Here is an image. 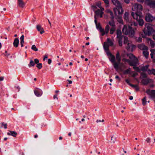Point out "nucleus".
I'll return each mask as SVG.
<instances>
[{
    "label": "nucleus",
    "mask_w": 155,
    "mask_h": 155,
    "mask_svg": "<svg viewBox=\"0 0 155 155\" xmlns=\"http://www.w3.org/2000/svg\"><path fill=\"white\" fill-rule=\"evenodd\" d=\"M132 9L133 11H137V12L135 13L132 12V16L138 22L140 26H143L144 25V22L143 19L142 14L140 12V11H141L142 10V6L137 3H135L133 5Z\"/></svg>",
    "instance_id": "1"
},
{
    "label": "nucleus",
    "mask_w": 155,
    "mask_h": 155,
    "mask_svg": "<svg viewBox=\"0 0 155 155\" xmlns=\"http://www.w3.org/2000/svg\"><path fill=\"white\" fill-rule=\"evenodd\" d=\"M127 56L129 58L130 60L124 58L123 59V61L125 63H127L130 66H133V68L135 70L137 71H140L139 68L135 66L137 63V59L132 54H127Z\"/></svg>",
    "instance_id": "2"
},
{
    "label": "nucleus",
    "mask_w": 155,
    "mask_h": 155,
    "mask_svg": "<svg viewBox=\"0 0 155 155\" xmlns=\"http://www.w3.org/2000/svg\"><path fill=\"white\" fill-rule=\"evenodd\" d=\"M136 29H134L131 26L129 25H124L122 29L123 33L126 35H128L129 36L131 37H134L135 34V30Z\"/></svg>",
    "instance_id": "3"
},
{
    "label": "nucleus",
    "mask_w": 155,
    "mask_h": 155,
    "mask_svg": "<svg viewBox=\"0 0 155 155\" xmlns=\"http://www.w3.org/2000/svg\"><path fill=\"white\" fill-rule=\"evenodd\" d=\"M94 22L96 25L97 28L100 31V32L101 33V35L102 36L106 34L109 31V29L110 28L108 25H107L106 26L105 28V31H104L103 29H102L101 28L100 24L97 23L96 16H95Z\"/></svg>",
    "instance_id": "4"
},
{
    "label": "nucleus",
    "mask_w": 155,
    "mask_h": 155,
    "mask_svg": "<svg viewBox=\"0 0 155 155\" xmlns=\"http://www.w3.org/2000/svg\"><path fill=\"white\" fill-rule=\"evenodd\" d=\"M154 31L151 24L147 23L145 25V28L143 30V32L145 35H150Z\"/></svg>",
    "instance_id": "5"
},
{
    "label": "nucleus",
    "mask_w": 155,
    "mask_h": 155,
    "mask_svg": "<svg viewBox=\"0 0 155 155\" xmlns=\"http://www.w3.org/2000/svg\"><path fill=\"white\" fill-rule=\"evenodd\" d=\"M124 43L127 44L126 48L128 51H132L135 48V46L132 44L131 42L128 40L127 37H124Z\"/></svg>",
    "instance_id": "6"
},
{
    "label": "nucleus",
    "mask_w": 155,
    "mask_h": 155,
    "mask_svg": "<svg viewBox=\"0 0 155 155\" xmlns=\"http://www.w3.org/2000/svg\"><path fill=\"white\" fill-rule=\"evenodd\" d=\"M106 53L110 61L113 65L114 68L116 69V62L115 57L111 54L109 51H106Z\"/></svg>",
    "instance_id": "7"
},
{
    "label": "nucleus",
    "mask_w": 155,
    "mask_h": 155,
    "mask_svg": "<svg viewBox=\"0 0 155 155\" xmlns=\"http://www.w3.org/2000/svg\"><path fill=\"white\" fill-rule=\"evenodd\" d=\"M117 70L120 69L121 71H122L124 67V65L121 63L120 62V54L119 52H117Z\"/></svg>",
    "instance_id": "8"
},
{
    "label": "nucleus",
    "mask_w": 155,
    "mask_h": 155,
    "mask_svg": "<svg viewBox=\"0 0 155 155\" xmlns=\"http://www.w3.org/2000/svg\"><path fill=\"white\" fill-rule=\"evenodd\" d=\"M113 41L110 39L109 38H107V41L104 42L103 44L104 48L106 51H109V46H112L113 45Z\"/></svg>",
    "instance_id": "9"
},
{
    "label": "nucleus",
    "mask_w": 155,
    "mask_h": 155,
    "mask_svg": "<svg viewBox=\"0 0 155 155\" xmlns=\"http://www.w3.org/2000/svg\"><path fill=\"white\" fill-rule=\"evenodd\" d=\"M145 19L147 22H151L155 20V17L153 16L150 14L148 13L146 15Z\"/></svg>",
    "instance_id": "10"
},
{
    "label": "nucleus",
    "mask_w": 155,
    "mask_h": 155,
    "mask_svg": "<svg viewBox=\"0 0 155 155\" xmlns=\"http://www.w3.org/2000/svg\"><path fill=\"white\" fill-rule=\"evenodd\" d=\"M117 38H119L118 43L119 45L121 46L122 45V40L123 36L122 35V33L120 30H117Z\"/></svg>",
    "instance_id": "11"
},
{
    "label": "nucleus",
    "mask_w": 155,
    "mask_h": 155,
    "mask_svg": "<svg viewBox=\"0 0 155 155\" xmlns=\"http://www.w3.org/2000/svg\"><path fill=\"white\" fill-rule=\"evenodd\" d=\"M117 11L118 12L119 15H122L124 12V10L122 8L120 3L117 0Z\"/></svg>",
    "instance_id": "12"
},
{
    "label": "nucleus",
    "mask_w": 155,
    "mask_h": 155,
    "mask_svg": "<svg viewBox=\"0 0 155 155\" xmlns=\"http://www.w3.org/2000/svg\"><path fill=\"white\" fill-rule=\"evenodd\" d=\"M146 93L147 94L149 95L150 98L154 99L155 98V90L147 89Z\"/></svg>",
    "instance_id": "13"
},
{
    "label": "nucleus",
    "mask_w": 155,
    "mask_h": 155,
    "mask_svg": "<svg viewBox=\"0 0 155 155\" xmlns=\"http://www.w3.org/2000/svg\"><path fill=\"white\" fill-rule=\"evenodd\" d=\"M146 3L150 7L155 8V1H152L150 0H146Z\"/></svg>",
    "instance_id": "14"
},
{
    "label": "nucleus",
    "mask_w": 155,
    "mask_h": 155,
    "mask_svg": "<svg viewBox=\"0 0 155 155\" xmlns=\"http://www.w3.org/2000/svg\"><path fill=\"white\" fill-rule=\"evenodd\" d=\"M18 6L21 8H23L25 5V3L23 0H17Z\"/></svg>",
    "instance_id": "15"
},
{
    "label": "nucleus",
    "mask_w": 155,
    "mask_h": 155,
    "mask_svg": "<svg viewBox=\"0 0 155 155\" xmlns=\"http://www.w3.org/2000/svg\"><path fill=\"white\" fill-rule=\"evenodd\" d=\"M138 47L141 50L144 51L146 50H148V48L143 44H140L138 45Z\"/></svg>",
    "instance_id": "16"
},
{
    "label": "nucleus",
    "mask_w": 155,
    "mask_h": 155,
    "mask_svg": "<svg viewBox=\"0 0 155 155\" xmlns=\"http://www.w3.org/2000/svg\"><path fill=\"white\" fill-rule=\"evenodd\" d=\"M35 94L37 97L41 96L42 94V91L40 89H38L34 91Z\"/></svg>",
    "instance_id": "17"
},
{
    "label": "nucleus",
    "mask_w": 155,
    "mask_h": 155,
    "mask_svg": "<svg viewBox=\"0 0 155 155\" xmlns=\"http://www.w3.org/2000/svg\"><path fill=\"white\" fill-rule=\"evenodd\" d=\"M147 41L148 43H150L152 48H154L155 46V43L150 38H147Z\"/></svg>",
    "instance_id": "18"
},
{
    "label": "nucleus",
    "mask_w": 155,
    "mask_h": 155,
    "mask_svg": "<svg viewBox=\"0 0 155 155\" xmlns=\"http://www.w3.org/2000/svg\"><path fill=\"white\" fill-rule=\"evenodd\" d=\"M151 53L150 54L151 57L153 59V61L155 62V49H153L150 50Z\"/></svg>",
    "instance_id": "19"
},
{
    "label": "nucleus",
    "mask_w": 155,
    "mask_h": 155,
    "mask_svg": "<svg viewBox=\"0 0 155 155\" xmlns=\"http://www.w3.org/2000/svg\"><path fill=\"white\" fill-rule=\"evenodd\" d=\"M103 11L101 10H98L95 12V14L97 16H100L101 18L102 17V15L103 13Z\"/></svg>",
    "instance_id": "20"
},
{
    "label": "nucleus",
    "mask_w": 155,
    "mask_h": 155,
    "mask_svg": "<svg viewBox=\"0 0 155 155\" xmlns=\"http://www.w3.org/2000/svg\"><path fill=\"white\" fill-rule=\"evenodd\" d=\"M129 13L127 12H126L124 15V19L126 20V21L128 22H130L131 21V20H130L128 17Z\"/></svg>",
    "instance_id": "21"
},
{
    "label": "nucleus",
    "mask_w": 155,
    "mask_h": 155,
    "mask_svg": "<svg viewBox=\"0 0 155 155\" xmlns=\"http://www.w3.org/2000/svg\"><path fill=\"white\" fill-rule=\"evenodd\" d=\"M19 41L18 38H15L13 42V45L16 48L18 47L19 44Z\"/></svg>",
    "instance_id": "22"
},
{
    "label": "nucleus",
    "mask_w": 155,
    "mask_h": 155,
    "mask_svg": "<svg viewBox=\"0 0 155 155\" xmlns=\"http://www.w3.org/2000/svg\"><path fill=\"white\" fill-rule=\"evenodd\" d=\"M37 28L41 34L45 32L43 28L39 25H37Z\"/></svg>",
    "instance_id": "23"
},
{
    "label": "nucleus",
    "mask_w": 155,
    "mask_h": 155,
    "mask_svg": "<svg viewBox=\"0 0 155 155\" xmlns=\"http://www.w3.org/2000/svg\"><path fill=\"white\" fill-rule=\"evenodd\" d=\"M106 13H108L111 16V19H113L114 15L112 12L109 9H107L106 10Z\"/></svg>",
    "instance_id": "24"
},
{
    "label": "nucleus",
    "mask_w": 155,
    "mask_h": 155,
    "mask_svg": "<svg viewBox=\"0 0 155 155\" xmlns=\"http://www.w3.org/2000/svg\"><path fill=\"white\" fill-rule=\"evenodd\" d=\"M101 2L100 1H98L96 3V5L98 7L100 8V9L101 10L103 11L104 10V9L101 6Z\"/></svg>",
    "instance_id": "25"
},
{
    "label": "nucleus",
    "mask_w": 155,
    "mask_h": 155,
    "mask_svg": "<svg viewBox=\"0 0 155 155\" xmlns=\"http://www.w3.org/2000/svg\"><path fill=\"white\" fill-rule=\"evenodd\" d=\"M142 83L144 85L147 84L149 82V80L147 78L143 79L142 80Z\"/></svg>",
    "instance_id": "26"
},
{
    "label": "nucleus",
    "mask_w": 155,
    "mask_h": 155,
    "mask_svg": "<svg viewBox=\"0 0 155 155\" xmlns=\"http://www.w3.org/2000/svg\"><path fill=\"white\" fill-rule=\"evenodd\" d=\"M149 66L148 65H147L144 66H143L141 68V70L143 71H147Z\"/></svg>",
    "instance_id": "27"
},
{
    "label": "nucleus",
    "mask_w": 155,
    "mask_h": 155,
    "mask_svg": "<svg viewBox=\"0 0 155 155\" xmlns=\"http://www.w3.org/2000/svg\"><path fill=\"white\" fill-rule=\"evenodd\" d=\"M148 50H146L143 51V54L144 57L147 58L149 56V52L147 51Z\"/></svg>",
    "instance_id": "28"
},
{
    "label": "nucleus",
    "mask_w": 155,
    "mask_h": 155,
    "mask_svg": "<svg viewBox=\"0 0 155 155\" xmlns=\"http://www.w3.org/2000/svg\"><path fill=\"white\" fill-rule=\"evenodd\" d=\"M117 21H118L119 22L120 24L122 25L123 24V20L122 19V17L120 16L118 17H117Z\"/></svg>",
    "instance_id": "29"
},
{
    "label": "nucleus",
    "mask_w": 155,
    "mask_h": 155,
    "mask_svg": "<svg viewBox=\"0 0 155 155\" xmlns=\"http://www.w3.org/2000/svg\"><path fill=\"white\" fill-rule=\"evenodd\" d=\"M111 19L112 20L109 22V24L111 26H112V27H115V22L113 20V19Z\"/></svg>",
    "instance_id": "30"
},
{
    "label": "nucleus",
    "mask_w": 155,
    "mask_h": 155,
    "mask_svg": "<svg viewBox=\"0 0 155 155\" xmlns=\"http://www.w3.org/2000/svg\"><path fill=\"white\" fill-rule=\"evenodd\" d=\"M142 104L143 105H145L147 102V101H146V97H144L142 99Z\"/></svg>",
    "instance_id": "31"
},
{
    "label": "nucleus",
    "mask_w": 155,
    "mask_h": 155,
    "mask_svg": "<svg viewBox=\"0 0 155 155\" xmlns=\"http://www.w3.org/2000/svg\"><path fill=\"white\" fill-rule=\"evenodd\" d=\"M31 49L35 51H38V48L35 45H33L32 46Z\"/></svg>",
    "instance_id": "32"
},
{
    "label": "nucleus",
    "mask_w": 155,
    "mask_h": 155,
    "mask_svg": "<svg viewBox=\"0 0 155 155\" xmlns=\"http://www.w3.org/2000/svg\"><path fill=\"white\" fill-rule=\"evenodd\" d=\"M116 28L115 27H112L110 29V34H113L114 32L115 31Z\"/></svg>",
    "instance_id": "33"
},
{
    "label": "nucleus",
    "mask_w": 155,
    "mask_h": 155,
    "mask_svg": "<svg viewBox=\"0 0 155 155\" xmlns=\"http://www.w3.org/2000/svg\"><path fill=\"white\" fill-rule=\"evenodd\" d=\"M106 5V7H107L109 6V2L108 0H103Z\"/></svg>",
    "instance_id": "34"
},
{
    "label": "nucleus",
    "mask_w": 155,
    "mask_h": 155,
    "mask_svg": "<svg viewBox=\"0 0 155 155\" xmlns=\"http://www.w3.org/2000/svg\"><path fill=\"white\" fill-rule=\"evenodd\" d=\"M24 36L23 35H22L20 38V42H24Z\"/></svg>",
    "instance_id": "35"
},
{
    "label": "nucleus",
    "mask_w": 155,
    "mask_h": 155,
    "mask_svg": "<svg viewBox=\"0 0 155 155\" xmlns=\"http://www.w3.org/2000/svg\"><path fill=\"white\" fill-rule=\"evenodd\" d=\"M37 68H38L39 69L41 68L42 67V64L41 63H38L37 64Z\"/></svg>",
    "instance_id": "36"
},
{
    "label": "nucleus",
    "mask_w": 155,
    "mask_h": 155,
    "mask_svg": "<svg viewBox=\"0 0 155 155\" xmlns=\"http://www.w3.org/2000/svg\"><path fill=\"white\" fill-rule=\"evenodd\" d=\"M130 69H128L125 71L124 73V74H128L130 73Z\"/></svg>",
    "instance_id": "37"
},
{
    "label": "nucleus",
    "mask_w": 155,
    "mask_h": 155,
    "mask_svg": "<svg viewBox=\"0 0 155 155\" xmlns=\"http://www.w3.org/2000/svg\"><path fill=\"white\" fill-rule=\"evenodd\" d=\"M137 41L139 42H141L142 41V38L141 37H138L137 38H136Z\"/></svg>",
    "instance_id": "38"
},
{
    "label": "nucleus",
    "mask_w": 155,
    "mask_h": 155,
    "mask_svg": "<svg viewBox=\"0 0 155 155\" xmlns=\"http://www.w3.org/2000/svg\"><path fill=\"white\" fill-rule=\"evenodd\" d=\"M35 65V63L32 60H31L29 66H34Z\"/></svg>",
    "instance_id": "39"
},
{
    "label": "nucleus",
    "mask_w": 155,
    "mask_h": 155,
    "mask_svg": "<svg viewBox=\"0 0 155 155\" xmlns=\"http://www.w3.org/2000/svg\"><path fill=\"white\" fill-rule=\"evenodd\" d=\"M17 134L16 132H14V131H12V134L11 135L14 137H15L16 136Z\"/></svg>",
    "instance_id": "40"
},
{
    "label": "nucleus",
    "mask_w": 155,
    "mask_h": 155,
    "mask_svg": "<svg viewBox=\"0 0 155 155\" xmlns=\"http://www.w3.org/2000/svg\"><path fill=\"white\" fill-rule=\"evenodd\" d=\"M141 76L143 78H146L147 77V74L144 73H141Z\"/></svg>",
    "instance_id": "41"
},
{
    "label": "nucleus",
    "mask_w": 155,
    "mask_h": 155,
    "mask_svg": "<svg viewBox=\"0 0 155 155\" xmlns=\"http://www.w3.org/2000/svg\"><path fill=\"white\" fill-rule=\"evenodd\" d=\"M137 75V74L136 73L133 72L131 74L132 76L133 77H135Z\"/></svg>",
    "instance_id": "42"
},
{
    "label": "nucleus",
    "mask_w": 155,
    "mask_h": 155,
    "mask_svg": "<svg viewBox=\"0 0 155 155\" xmlns=\"http://www.w3.org/2000/svg\"><path fill=\"white\" fill-rule=\"evenodd\" d=\"M97 6L95 5H93L92 6V8L93 10L94 11L97 8Z\"/></svg>",
    "instance_id": "43"
},
{
    "label": "nucleus",
    "mask_w": 155,
    "mask_h": 155,
    "mask_svg": "<svg viewBox=\"0 0 155 155\" xmlns=\"http://www.w3.org/2000/svg\"><path fill=\"white\" fill-rule=\"evenodd\" d=\"M104 120L103 119H102V120H97L96 121V122L97 123L101 122H104Z\"/></svg>",
    "instance_id": "44"
},
{
    "label": "nucleus",
    "mask_w": 155,
    "mask_h": 155,
    "mask_svg": "<svg viewBox=\"0 0 155 155\" xmlns=\"http://www.w3.org/2000/svg\"><path fill=\"white\" fill-rule=\"evenodd\" d=\"M147 72H148V74H152V69L151 70H150L149 69H148V70H147Z\"/></svg>",
    "instance_id": "45"
},
{
    "label": "nucleus",
    "mask_w": 155,
    "mask_h": 155,
    "mask_svg": "<svg viewBox=\"0 0 155 155\" xmlns=\"http://www.w3.org/2000/svg\"><path fill=\"white\" fill-rule=\"evenodd\" d=\"M5 53L6 54L5 56L6 57H8L10 55V54L8 53L7 51H5Z\"/></svg>",
    "instance_id": "46"
},
{
    "label": "nucleus",
    "mask_w": 155,
    "mask_h": 155,
    "mask_svg": "<svg viewBox=\"0 0 155 155\" xmlns=\"http://www.w3.org/2000/svg\"><path fill=\"white\" fill-rule=\"evenodd\" d=\"M34 61H35V63L37 64H38V63L39 62V60L38 59H37V58L35 59Z\"/></svg>",
    "instance_id": "47"
},
{
    "label": "nucleus",
    "mask_w": 155,
    "mask_h": 155,
    "mask_svg": "<svg viewBox=\"0 0 155 155\" xmlns=\"http://www.w3.org/2000/svg\"><path fill=\"white\" fill-rule=\"evenodd\" d=\"M126 83L128 84H129V85H130V84H131L130 83V81L128 79H126Z\"/></svg>",
    "instance_id": "48"
},
{
    "label": "nucleus",
    "mask_w": 155,
    "mask_h": 155,
    "mask_svg": "<svg viewBox=\"0 0 155 155\" xmlns=\"http://www.w3.org/2000/svg\"><path fill=\"white\" fill-rule=\"evenodd\" d=\"M112 3L114 5H116V0H112Z\"/></svg>",
    "instance_id": "49"
},
{
    "label": "nucleus",
    "mask_w": 155,
    "mask_h": 155,
    "mask_svg": "<svg viewBox=\"0 0 155 155\" xmlns=\"http://www.w3.org/2000/svg\"><path fill=\"white\" fill-rule=\"evenodd\" d=\"M134 88L137 91H138L139 89V88L138 86L137 85H136V86Z\"/></svg>",
    "instance_id": "50"
},
{
    "label": "nucleus",
    "mask_w": 155,
    "mask_h": 155,
    "mask_svg": "<svg viewBox=\"0 0 155 155\" xmlns=\"http://www.w3.org/2000/svg\"><path fill=\"white\" fill-rule=\"evenodd\" d=\"M51 63V59H49L48 60V64H50Z\"/></svg>",
    "instance_id": "51"
},
{
    "label": "nucleus",
    "mask_w": 155,
    "mask_h": 155,
    "mask_svg": "<svg viewBox=\"0 0 155 155\" xmlns=\"http://www.w3.org/2000/svg\"><path fill=\"white\" fill-rule=\"evenodd\" d=\"M54 99H56L57 100L58 99V97H57V95H54Z\"/></svg>",
    "instance_id": "52"
},
{
    "label": "nucleus",
    "mask_w": 155,
    "mask_h": 155,
    "mask_svg": "<svg viewBox=\"0 0 155 155\" xmlns=\"http://www.w3.org/2000/svg\"><path fill=\"white\" fill-rule=\"evenodd\" d=\"M150 139L149 138H147L146 139V141L147 143H149L150 142Z\"/></svg>",
    "instance_id": "53"
},
{
    "label": "nucleus",
    "mask_w": 155,
    "mask_h": 155,
    "mask_svg": "<svg viewBox=\"0 0 155 155\" xmlns=\"http://www.w3.org/2000/svg\"><path fill=\"white\" fill-rule=\"evenodd\" d=\"M152 74L155 75V69H152Z\"/></svg>",
    "instance_id": "54"
},
{
    "label": "nucleus",
    "mask_w": 155,
    "mask_h": 155,
    "mask_svg": "<svg viewBox=\"0 0 155 155\" xmlns=\"http://www.w3.org/2000/svg\"><path fill=\"white\" fill-rule=\"evenodd\" d=\"M124 2L127 4H128L129 3V0H124Z\"/></svg>",
    "instance_id": "55"
},
{
    "label": "nucleus",
    "mask_w": 155,
    "mask_h": 155,
    "mask_svg": "<svg viewBox=\"0 0 155 155\" xmlns=\"http://www.w3.org/2000/svg\"><path fill=\"white\" fill-rule=\"evenodd\" d=\"M2 125H3V126L4 127L5 129H6L7 128V124H2Z\"/></svg>",
    "instance_id": "56"
},
{
    "label": "nucleus",
    "mask_w": 155,
    "mask_h": 155,
    "mask_svg": "<svg viewBox=\"0 0 155 155\" xmlns=\"http://www.w3.org/2000/svg\"><path fill=\"white\" fill-rule=\"evenodd\" d=\"M136 85H134V84H130V86H131L132 87L134 88L136 86Z\"/></svg>",
    "instance_id": "57"
},
{
    "label": "nucleus",
    "mask_w": 155,
    "mask_h": 155,
    "mask_svg": "<svg viewBox=\"0 0 155 155\" xmlns=\"http://www.w3.org/2000/svg\"><path fill=\"white\" fill-rule=\"evenodd\" d=\"M4 80V78L3 77H0V81H3Z\"/></svg>",
    "instance_id": "58"
},
{
    "label": "nucleus",
    "mask_w": 155,
    "mask_h": 155,
    "mask_svg": "<svg viewBox=\"0 0 155 155\" xmlns=\"http://www.w3.org/2000/svg\"><path fill=\"white\" fill-rule=\"evenodd\" d=\"M48 58L47 56V55H45L44 56V58H43V60L44 61L45 60V59H47Z\"/></svg>",
    "instance_id": "59"
},
{
    "label": "nucleus",
    "mask_w": 155,
    "mask_h": 155,
    "mask_svg": "<svg viewBox=\"0 0 155 155\" xmlns=\"http://www.w3.org/2000/svg\"><path fill=\"white\" fill-rule=\"evenodd\" d=\"M67 81H68V82L69 83V84H71L72 83V81H70V80H67Z\"/></svg>",
    "instance_id": "60"
},
{
    "label": "nucleus",
    "mask_w": 155,
    "mask_h": 155,
    "mask_svg": "<svg viewBox=\"0 0 155 155\" xmlns=\"http://www.w3.org/2000/svg\"><path fill=\"white\" fill-rule=\"evenodd\" d=\"M133 96H130L129 97V99L131 100H133Z\"/></svg>",
    "instance_id": "61"
},
{
    "label": "nucleus",
    "mask_w": 155,
    "mask_h": 155,
    "mask_svg": "<svg viewBox=\"0 0 155 155\" xmlns=\"http://www.w3.org/2000/svg\"><path fill=\"white\" fill-rule=\"evenodd\" d=\"M138 2H143L144 1V0H137Z\"/></svg>",
    "instance_id": "62"
},
{
    "label": "nucleus",
    "mask_w": 155,
    "mask_h": 155,
    "mask_svg": "<svg viewBox=\"0 0 155 155\" xmlns=\"http://www.w3.org/2000/svg\"><path fill=\"white\" fill-rule=\"evenodd\" d=\"M24 43V42H20V44L21 47H23V44Z\"/></svg>",
    "instance_id": "63"
},
{
    "label": "nucleus",
    "mask_w": 155,
    "mask_h": 155,
    "mask_svg": "<svg viewBox=\"0 0 155 155\" xmlns=\"http://www.w3.org/2000/svg\"><path fill=\"white\" fill-rule=\"evenodd\" d=\"M153 39L155 41V35H153Z\"/></svg>",
    "instance_id": "64"
}]
</instances>
